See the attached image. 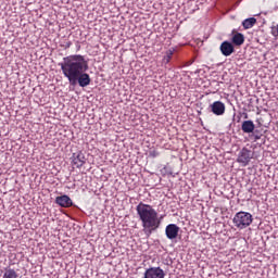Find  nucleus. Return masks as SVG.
Here are the masks:
<instances>
[{"instance_id":"obj_1","label":"nucleus","mask_w":278,"mask_h":278,"mask_svg":"<svg viewBox=\"0 0 278 278\" xmlns=\"http://www.w3.org/2000/svg\"><path fill=\"white\" fill-rule=\"evenodd\" d=\"M62 74L66 77L70 86H80L86 88L90 86V68L88 60L81 54H72L63 58V62L59 63Z\"/></svg>"},{"instance_id":"obj_2","label":"nucleus","mask_w":278,"mask_h":278,"mask_svg":"<svg viewBox=\"0 0 278 278\" xmlns=\"http://www.w3.org/2000/svg\"><path fill=\"white\" fill-rule=\"evenodd\" d=\"M137 216L143 227V233L149 238L153 231H157L162 225V218L157 214V211L153 208L150 204H144L140 202L137 207Z\"/></svg>"},{"instance_id":"obj_3","label":"nucleus","mask_w":278,"mask_h":278,"mask_svg":"<svg viewBox=\"0 0 278 278\" xmlns=\"http://www.w3.org/2000/svg\"><path fill=\"white\" fill-rule=\"evenodd\" d=\"M232 223L237 229H247L253 223V215L248 212H238L236 213Z\"/></svg>"},{"instance_id":"obj_4","label":"nucleus","mask_w":278,"mask_h":278,"mask_svg":"<svg viewBox=\"0 0 278 278\" xmlns=\"http://www.w3.org/2000/svg\"><path fill=\"white\" fill-rule=\"evenodd\" d=\"M253 160V152L248 148H242L238 154L237 162L242 166H249V163Z\"/></svg>"},{"instance_id":"obj_5","label":"nucleus","mask_w":278,"mask_h":278,"mask_svg":"<svg viewBox=\"0 0 278 278\" xmlns=\"http://www.w3.org/2000/svg\"><path fill=\"white\" fill-rule=\"evenodd\" d=\"M166 277V274L164 273V269L160 267H150L144 273V278H164Z\"/></svg>"},{"instance_id":"obj_6","label":"nucleus","mask_w":278,"mask_h":278,"mask_svg":"<svg viewBox=\"0 0 278 278\" xmlns=\"http://www.w3.org/2000/svg\"><path fill=\"white\" fill-rule=\"evenodd\" d=\"M86 164V154L84 152L79 151L72 155V165L75 166V168H81Z\"/></svg>"},{"instance_id":"obj_7","label":"nucleus","mask_w":278,"mask_h":278,"mask_svg":"<svg viewBox=\"0 0 278 278\" xmlns=\"http://www.w3.org/2000/svg\"><path fill=\"white\" fill-rule=\"evenodd\" d=\"M165 236L168 240L177 239V236H179V226H177V224L167 225L165 228Z\"/></svg>"},{"instance_id":"obj_8","label":"nucleus","mask_w":278,"mask_h":278,"mask_svg":"<svg viewBox=\"0 0 278 278\" xmlns=\"http://www.w3.org/2000/svg\"><path fill=\"white\" fill-rule=\"evenodd\" d=\"M211 112L215 114V116H223L225 114V103L222 101H215L213 104L210 105Z\"/></svg>"},{"instance_id":"obj_9","label":"nucleus","mask_w":278,"mask_h":278,"mask_svg":"<svg viewBox=\"0 0 278 278\" xmlns=\"http://www.w3.org/2000/svg\"><path fill=\"white\" fill-rule=\"evenodd\" d=\"M55 203L60 205V207H73V200L66 194L56 197Z\"/></svg>"},{"instance_id":"obj_10","label":"nucleus","mask_w":278,"mask_h":278,"mask_svg":"<svg viewBox=\"0 0 278 278\" xmlns=\"http://www.w3.org/2000/svg\"><path fill=\"white\" fill-rule=\"evenodd\" d=\"M219 49L220 52L225 55V58H229V55H231V53H233L235 51L233 43L229 41L222 42Z\"/></svg>"},{"instance_id":"obj_11","label":"nucleus","mask_w":278,"mask_h":278,"mask_svg":"<svg viewBox=\"0 0 278 278\" xmlns=\"http://www.w3.org/2000/svg\"><path fill=\"white\" fill-rule=\"evenodd\" d=\"M241 129L243 134H253V131H255V124L251 119L243 121L241 124Z\"/></svg>"},{"instance_id":"obj_12","label":"nucleus","mask_w":278,"mask_h":278,"mask_svg":"<svg viewBox=\"0 0 278 278\" xmlns=\"http://www.w3.org/2000/svg\"><path fill=\"white\" fill-rule=\"evenodd\" d=\"M232 42L236 45V47H242L244 45V35L241 33H237L232 36Z\"/></svg>"},{"instance_id":"obj_13","label":"nucleus","mask_w":278,"mask_h":278,"mask_svg":"<svg viewBox=\"0 0 278 278\" xmlns=\"http://www.w3.org/2000/svg\"><path fill=\"white\" fill-rule=\"evenodd\" d=\"M257 23V20L255 17H249L242 22V26L244 29H251Z\"/></svg>"},{"instance_id":"obj_14","label":"nucleus","mask_w":278,"mask_h":278,"mask_svg":"<svg viewBox=\"0 0 278 278\" xmlns=\"http://www.w3.org/2000/svg\"><path fill=\"white\" fill-rule=\"evenodd\" d=\"M3 278H18V274L12 268H5Z\"/></svg>"},{"instance_id":"obj_15","label":"nucleus","mask_w":278,"mask_h":278,"mask_svg":"<svg viewBox=\"0 0 278 278\" xmlns=\"http://www.w3.org/2000/svg\"><path fill=\"white\" fill-rule=\"evenodd\" d=\"M261 138H262V135H260L257 130H255V132H253L251 136V140H253V142H257V140H260Z\"/></svg>"},{"instance_id":"obj_16","label":"nucleus","mask_w":278,"mask_h":278,"mask_svg":"<svg viewBox=\"0 0 278 278\" xmlns=\"http://www.w3.org/2000/svg\"><path fill=\"white\" fill-rule=\"evenodd\" d=\"M173 58V51H168L166 53V55L164 56V62H166V64H168V62H170V59Z\"/></svg>"},{"instance_id":"obj_17","label":"nucleus","mask_w":278,"mask_h":278,"mask_svg":"<svg viewBox=\"0 0 278 278\" xmlns=\"http://www.w3.org/2000/svg\"><path fill=\"white\" fill-rule=\"evenodd\" d=\"M271 36H274V38H278V24L276 27H271Z\"/></svg>"},{"instance_id":"obj_18","label":"nucleus","mask_w":278,"mask_h":278,"mask_svg":"<svg viewBox=\"0 0 278 278\" xmlns=\"http://www.w3.org/2000/svg\"><path fill=\"white\" fill-rule=\"evenodd\" d=\"M149 155L150 157H157L160 155V152H157V150H150Z\"/></svg>"},{"instance_id":"obj_19","label":"nucleus","mask_w":278,"mask_h":278,"mask_svg":"<svg viewBox=\"0 0 278 278\" xmlns=\"http://www.w3.org/2000/svg\"><path fill=\"white\" fill-rule=\"evenodd\" d=\"M73 45V42H71V41H67L66 43H65V49H71V46Z\"/></svg>"}]
</instances>
